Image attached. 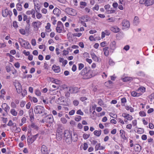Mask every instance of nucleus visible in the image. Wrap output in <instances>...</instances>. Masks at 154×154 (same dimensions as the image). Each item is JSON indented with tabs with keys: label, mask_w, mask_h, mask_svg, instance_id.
<instances>
[{
	"label": "nucleus",
	"mask_w": 154,
	"mask_h": 154,
	"mask_svg": "<svg viewBox=\"0 0 154 154\" xmlns=\"http://www.w3.org/2000/svg\"><path fill=\"white\" fill-rule=\"evenodd\" d=\"M11 113L13 116H16L17 115V112L14 109H11L10 110Z\"/></svg>",
	"instance_id": "obj_31"
},
{
	"label": "nucleus",
	"mask_w": 154,
	"mask_h": 154,
	"mask_svg": "<svg viewBox=\"0 0 154 154\" xmlns=\"http://www.w3.org/2000/svg\"><path fill=\"white\" fill-rule=\"evenodd\" d=\"M81 118L82 117L80 116H77L75 117V121L79 122L81 119Z\"/></svg>",
	"instance_id": "obj_56"
},
{
	"label": "nucleus",
	"mask_w": 154,
	"mask_h": 154,
	"mask_svg": "<svg viewBox=\"0 0 154 154\" xmlns=\"http://www.w3.org/2000/svg\"><path fill=\"white\" fill-rule=\"evenodd\" d=\"M7 54L9 56L10 58V60L9 61L10 62H12L14 61V57L9 54Z\"/></svg>",
	"instance_id": "obj_51"
},
{
	"label": "nucleus",
	"mask_w": 154,
	"mask_h": 154,
	"mask_svg": "<svg viewBox=\"0 0 154 154\" xmlns=\"http://www.w3.org/2000/svg\"><path fill=\"white\" fill-rule=\"evenodd\" d=\"M71 4L74 5L75 6L78 5V2L77 0H70Z\"/></svg>",
	"instance_id": "obj_36"
},
{
	"label": "nucleus",
	"mask_w": 154,
	"mask_h": 154,
	"mask_svg": "<svg viewBox=\"0 0 154 154\" xmlns=\"http://www.w3.org/2000/svg\"><path fill=\"white\" fill-rule=\"evenodd\" d=\"M38 134L33 135L32 137L29 136L27 138V143L29 145L32 144L36 140L38 136Z\"/></svg>",
	"instance_id": "obj_5"
},
{
	"label": "nucleus",
	"mask_w": 154,
	"mask_h": 154,
	"mask_svg": "<svg viewBox=\"0 0 154 154\" xmlns=\"http://www.w3.org/2000/svg\"><path fill=\"white\" fill-rule=\"evenodd\" d=\"M35 94L38 96H40L41 94V92L39 90H36L35 91Z\"/></svg>",
	"instance_id": "obj_58"
},
{
	"label": "nucleus",
	"mask_w": 154,
	"mask_h": 154,
	"mask_svg": "<svg viewBox=\"0 0 154 154\" xmlns=\"http://www.w3.org/2000/svg\"><path fill=\"white\" fill-rule=\"evenodd\" d=\"M132 123L133 126H135L137 124V120L136 119L133 120L132 122Z\"/></svg>",
	"instance_id": "obj_62"
},
{
	"label": "nucleus",
	"mask_w": 154,
	"mask_h": 154,
	"mask_svg": "<svg viewBox=\"0 0 154 154\" xmlns=\"http://www.w3.org/2000/svg\"><path fill=\"white\" fill-rule=\"evenodd\" d=\"M11 106L12 108L14 109L16 107L17 105L14 102H12L11 104Z\"/></svg>",
	"instance_id": "obj_53"
},
{
	"label": "nucleus",
	"mask_w": 154,
	"mask_h": 154,
	"mask_svg": "<svg viewBox=\"0 0 154 154\" xmlns=\"http://www.w3.org/2000/svg\"><path fill=\"white\" fill-rule=\"evenodd\" d=\"M122 29H126L128 28L130 26V24L129 21L124 20L122 22Z\"/></svg>",
	"instance_id": "obj_7"
},
{
	"label": "nucleus",
	"mask_w": 154,
	"mask_h": 154,
	"mask_svg": "<svg viewBox=\"0 0 154 154\" xmlns=\"http://www.w3.org/2000/svg\"><path fill=\"white\" fill-rule=\"evenodd\" d=\"M140 115L142 117L145 116H146V113L144 111H140L139 112Z\"/></svg>",
	"instance_id": "obj_50"
},
{
	"label": "nucleus",
	"mask_w": 154,
	"mask_h": 154,
	"mask_svg": "<svg viewBox=\"0 0 154 154\" xmlns=\"http://www.w3.org/2000/svg\"><path fill=\"white\" fill-rule=\"evenodd\" d=\"M115 18L113 17H111L107 20L108 22H113L115 21Z\"/></svg>",
	"instance_id": "obj_54"
},
{
	"label": "nucleus",
	"mask_w": 154,
	"mask_h": 154,
	"mask_svg": "<svg viewBox=\"0 0 154 154\" xmlns=\"http://www.w3.org/2000/svg\"><path fill=\"white\" fill-rule=\"evenodd\" d=\"M53 13L54 15L58 17L61 14V11L58 8H55L53 11Z\"/></svg>",
	"instance_id": "obj_16"
},
{
	"label": "nucleus",
	"mask_w": 154,
	"mask_h": 154,
	"mask_svg": "<svg viewBox=\"0 0 154 154\" xmlns=\"http://www.w3.org/2000/svg\"><path fill=\"white\" fill-rule=\"evenodd\" d=\"M13 25L15 28H17L18 27L17 22L16 21H15L13 22Z\"/></svg>",
	"instance_id": "obj_64"
},
{
	"label": "nucleus",
	"mask_w": 154,
	"mask_h": 154,
	"mask_svg": "<svg viewBox=\"0 0 154 154\" xmlns=\"http://www.w3.org/2000/svg\"><path fill=\"white\" fill-rule=\"evenodd\" d=\"M76 113L77 114L80 115L82 116L84 115L83 112L81 111V109L78 110L76 112Z\"/></svg>",
	"instance_id": "obj_60"
},
{
	"label": "nucleus",
	"mask_w": 154,
	"mask_h": 154,
	"mask_svg": "<svg viewBox=\"0 0 154 154\" xmlns=\"http://www.w3.org/2000/svg\"><path fill=\"white\" fill-rule=\"evenodd\" d=\"M51 81L52 82L54 83L57 85H60L61 84V82L60 81L57 79H55L53 78H52Z\"/></svg>",
	"instance_id": "obj_29"
},
{
	"label": "nucleus",
	"mask_w": 154,
	"mask_h": 154,
	"mask_svg": "<svg viewBox=\"0 0 154 154\" xmlns=\"http://www.w3.org/2000/svg\"><path fill=\"white\" fill-rule=\"evenodd\" d=\"M17 9L19 11H21L22 10V5L20 3H18L16 5Z\"/></svg>",
	"instance_id": "obj_40"
},
{
	"label": "nucleus",
	"mask_w": 154,
	"mask_h": 154,
	"mask_svg": "<svg viewBox=\"0 0 154 154\" xmlns=\"http://www.w3.org/2000/svg\"><path fill=\"white\" fill-rule=\"evenodd\" d=\"M16 89L17 92L18 93L20 94L22 92V88L21 86H20L19 87L16 88Z\"/></svg>",
	"instance_id": "obj_44"
},
{
	"label": "nucleus",
	"mask_w": 154,
	"mask_h": 154,
	"mask_svg": "<svg viewBox=\"0 0 154 154\" xmlns=\"http://www.w3.org/2000/svg\"><path fill=\"white\" fill-rule=\"evenodd\" d=\"M41 25V23L39 21H34L32 23V26L34 27L35 29L37 30L39 27Z\"/></svg>",
	"instance_id": "obj_12"
},
{
	"label": "nucleus",
	"mask_w": 154,
	"mask_h": 154,
	"mask_svg": "<svg viewBox=\"0 0 154 154\" xmlns=\"http://www.w3.org/2000/svg\"><path fill=\"white\" fill-rule=\"evenodd\" d=\"M116 48V42L115 41L111 42L109 45L110 49L113 51H114Z\"/></svg>",
	"instance_id": "obj_10"
},
{
	"label": "nucleus",
	"mask_w": 154,
	"mask_h": 154,
	"mask_svg": "<svg viewBox=\"0 0 154 154\" xmlns=\"http://www.w3.org/2000/svg\"><path fill=\"white\" fill-rule=\"evenodd\" d=\"M101 133V130L99 131L96 130L94 132V134L97 137L100 136Z\"/></svg>",
	"instance_id": "obj_33"
},
{
	"label": "nucleus",
	"mask_w": 154,
	"mask_h": 154,
	"mask_svg": "<svg viewBox=\"0 0 154 154\" xmlns=\"http://www.w3.org/2000/svg\"><path fill=\"white\" fill-rule=\"evenodd\" d=\"M64 29V26L63 24L60 21H58L57 24L56 30L57 32L60 33Z\"/></svg>",
	"instance_id": "obj_4"
},
{
	"label": "nucleus",
	"mask_w": 154,
	"mask_h": 154,
	"mask_svg": "<svg viewBox=\"0 0 154 154\" xmlns=\"http://www.w3.org/2000/svg\"><path fill=\"white\" fill-rule=\"evenodd\" d=\"M85 11L88 13H89L90 14H92V13L91 11V9L88 7H86L84 9Z\"/></svg>",
	"instance_id": "obj_43"
},
{
	"label": "nucleus",
	"mask_w": 154,
	"mask_h": 154,
	"mask_svg": "<svg viewBox=\"0 0 154 154\" xmlns=\"http://www.w3.org/2000/svg\"><path fill=\"white\" fill-rule=\"evenodd\" d=\"M42 17V14L38 12H37L36 14V17L38 19L41 18Z\"/></svg>",
	"instance_id": "obj_52"
},
{
	"label": "nucleus",
	"mask_w": 154,
	"mask_h": 154,
	"mask_svg": "<svg viewBox=\"0 0 154 154\" xmlns=\"http://www.w3.org/2000/svg\"><path fill=\"white\" fill-rule=\"evenodd\" d=\"M82 78L84 79H89L93 76V72L91 70H88L87 67L84 68L80 73Z\"/></svg>",
	"instance_id": "obj_1"
},
{
	"label": "nucleus",
	"mask_w": 154,
	"mask_h": 154,
	"mask_svg": "<svg viewBox=\"0 0 154 154\" xmlns=\"http://www.w3.org/2000/svg\"><path fill=\"white\" fill-rule=\"evenodd\" d=\"M34 111L35 114H41L45 111V109L44 107L40 106H37L34 109Z\"/></svg>",
	"instance_id": "obj_3"
},
{
	"label": "nucleus",
	"mask_w": 154,
	"mask_h": 154,
	"mask_svg": "<svg viewBox=\"0 0 154 154\" xmlns=\"http://www.w3.org/2000/svg\"><path fill=\"white\" fill-rule=\"evenodd\" d=\"M154 3V0H145V5L146 6H149L152 5Z\"/></svg>",
	"instance_id": "obj_18"
},
{
	"label": "nucleus",
	"mask_w": 154,
	"mask_h": 154,
	"mask_svg": "<svg viewBox=\"0 0 154 154\" xmlns=\"http://www.w3.org/2000/svg\"><path fill=\"white\" fill-rule=\"evenodd\" d=\"M27 91L26 90L24 89L23 92L22 91V95L23 97H24L27 94Z\"/></svg>",
	"instance_id": "obj_61"
},
{
	"label": "nucleus",
	"mask_w": 154,
	"mask_h": 154,
	"mask_svg": "<svg viewBox=\"0 0 154 154\" xmlns=\"http://www.w3.org/2000/svg\"><path fill=\"white\" fill-rule=\"evenodd\" d=\"M78 69L79 70H80L84 68V64L80 63L78 64Z\"/></svg>",
	"instance_id": "obj_45"
},
{
	"label": "nucleus",
	"mask_w": 154,
	"mask_h": 154,
	"mask_svg": "<svg viewBox=\"0 0 154 154\" xmlns=\"http://www.w3.org/2000/svg\"><path fill=\"white\" fill-rule=\"evenodd\" d=\"M88 16L87 15L83 16L79 18V21L81 23H83L87 22L88 21L87 18Z\"/></svg>",
	"instance_id": "obj_19"
},
{
	"label": "nucleus",
	"mask_w": 154,
	"mask_h": 154,
	"mask_svg": "<svg viewBox=\"0 0 154 154\" xmlns=\"http://www.w3.org/2000/svg\"><path fill=\"white\" fill-rule=\"evenodd\" d=\"M26 41L24 40L22 38H19V42L22 46L24 44V43H26Z\"/></svg>",
	"instance_id": "obj_37"
},
{
	"label": "nucleus",
	"mask_w": 154,
	"mask_h": 154,
	"mask_svg": "<svg viewBox=\"0 0 154 154\" xmlns=\"http://www.w3.org/2000/svg\"><path fill=\"white\" fill-rule=\"evenodd\" d=\"M30 117V120L31 122H33L34 119V114L33 112H30L29 113Z\"/></svg>",
	"instance_id": "obj_38"
},
{
	"label": "nucleus",
	"mask_w": 154,
	"mask_h": 154,
	"mask_svg": "<svg viewBox=\"0 0 154 154\" xmlns=\"http://www.w3.org/2000/svg\"><path fill=\"white\" fill-rule=\"evenodd\" d=\"M58 100L60 101L59 103L63 105H66L67 103L64 101V97L61 96L58 98Z\"/></svg>",
	"instance_id": "obj_17"
},
{
	"label": "nucleus",
	"mask_w": 154,
	"mask_h": 154,
	"mask_svg": "<svg viewBox=\"0 0 154 154\" xmlns=\"http://www.w3.org/2000/svg\"><path fill=\"white\" fill-rule=\"evenodd\" d=\"M134 149L136 151L140 152V151L141 148L140 146L138 144H136L134 145Z\"/></svg>",
	"instance_id": "obj_24"
},
{
	"label": "nucleus",
	"mask_w": 154,
	"mask_h": 154,
	"mask_svg": "<svg viewBox=\"0 0 154 154\" xmlns=\"http://www.w3.org/2000/svg\"><path fill=\"white\" fill-rule=\"evenodd\" d=\"M51 24L49 23H48L46 26H45V28L47 30V31L49 32L51 31V29H50Z\"/></svg>",
	"instance_id": "obj_34"
},
{
	"label": "nucleus",
	"mask_w": 154,
	"mask_h": 154,
	"mask_svg": "<svg viewBox=\"0 0 154 154\" xmlns=\"http://www.w3.org/2000/svg\"><path fill=\"white\" fill-rule=\"evenodd\" d=\"M98 103L99 105L101 106L103 105V102L101 99L98 100Z\"/></svg>",
	"instance_id": "obj_57"
},
{
	"label": "nucleus",
	"mask_w": 154,
	"mask_h": 154,
	"mask_svg": "<svg viewBox=\"0 0 154 154\" xmlns=\"http://www.w3.org/2000/svg\"><path fill=\"white\" fill-rule=\"evenodd\" d=\"M22 47L26 49H29L31 46L28 42L26 41V43H24V44L22 46Z\"/></svg>",
	"instance_id": "obj_27"
},
{
	"label": "nucleus",
	"mask_w": 154,
	"mask_h": 154,
	"mask_svg": "<svg viewBox=\"0 0 154 154\" xmlns=\"http://www.w3.org/2000/svg\"><path fill=\"white\" fill-rule=\"evenodd\" d=\"M121 79L124 82H127L132 81L133 78L130 77H125V78H122Z\"/></svg>",
	"instance_id": "obj_23"
},
{
	"label": "nucleus",
	"mask_w": 154,
	"mask_h": 154,
	"mask_svg": "<svg viewBox=\"0 0 154 154\" xmlns=\"http://www.w3.org/2000/svg\"><path fill=\"white\" fill-rule=\"evenodd\" d=\"M92 59L96 61H98L99 60L98 57L94 53H92L91 54Z\"/></svg>",
	"instance_id": "obj_30"
},
{
	"label": "nucleus",
	"mask_w": 154,
	"mask_h": 154,
	"mask_svg": "<svg viewBox=\"0 0 154 154\" xmlns=\"http://www.w3.org/2000/svg\"><path fill=\"white\" fill-rule=\"evenodd\" d=\"M144 130L141 128H139L137 131V133L138 134H142L143 133Z\"/></svg>",
	"instance_id": "obj_41"
},
{
	"label": "nucleus",
	"mask_w": 154,
	"mask_h": 154,
	"mask_svg": "<svg viewBox=\"0 0 154 154\" xmlns=\"http://www.w3.org/2000/svg\"><path fill=\"white\" fill-rule=\"evenodd\" d=\"M73 104L75 106H77L79 104V102L77 100H75L73 101Z\"/></svg>",
	"instance_id": "obj_59"
},
{
	"label": "nucleus",
	"mask_w": 154,
	"mask_h": 154,
	"mask_svg": "<svg viewBox=\"0 0 154 154\" xmlns=\"http://www.w3.org/2000/svg\"><path fill=\"white\" fill-rule=\"evenodd\" d=\"M10 13L12 14L11 11H8L7 9L3 11L2 12V15L4 17H7L8 15Z\"/></svg>",
	"instance_id": "obj_21"
},
{
	"label": "nucleus",
	"mask_w": 154,
	"mask_h": 154,
	"mask_svg": "<svg viewBox=\"0 0 154 154\" xmlns=\"http://www.w3.org/2000/svg\"><path fill=\"white\" fill-rule=\"evenodd\" d=\"M108 49L109 47H106L103 49V50L104 52V54L106 56H108L109 54Z\"/></svg>",
	"instance_id": "obj_26"
},
{
	"label": "nucleus",
	"mask_w": 154,
	"mask_h": 154,
	"mask_svg": "<svg viewBox=\"0 0 154 154\" xmlns=\"http://www.w3.org/2000/svg\"><path fill=\"white\" fill-rule=\"evenodd\" d=\"M67 90L71 93H76L78 92V88L76 87H70L67 88Z\"/></svg>",
	"instance_id": "obj_8"
},
{
	"label": "nucleus",
	"mask_w": 154,
	"mask_h": 154,
	"mask_svg": "<svg viewBox=\"0 0 154 154\" xmlns=\"http://www.w3.org/2000/svg\"><path fill=\"white\" fill-rule=\"evenodd\" d=\"M138 91L143 93L145 91V88L144 87H140L138 88Z\"/></svg>",
	"instance_id": "obj_55"
},
{
	"label": "nucleus",
	"mask_w": 154,
	"mask_h": 154,
	"mask_svg": "<svg viewBox=\"0 0 154 154\" xmlns=\"http://www.w3.org/2000/svg\"><path fill=\"white\" fill-rule=\"evenodd\" d=\"M71 136L72 134L69 130H65L64 138L66 142L68 144H70L71 143Z\"/></svg>",
	"instance_id": "obj_2"
},
{
	"label": "nucleus",
	"mask_w": 154,
	"mask_h": 154,
	"mask_svg": "<svg viewBox=\"0 0 154 154\" xmlns=\"http://www.w3.org/2000/svg\"><path fill=\"white\" fill-rule=\"evenodd\" d=\"M117 120L118 122H120L122 124L124 125L125 124V123L124 121L122 119L120 118H118L117 119Z\"/></svg>",
	"instance_id": "obj_63"
},
{
	"label": "nucleus",
	"mask_w": 154,
	"mask_h": 154,
	"mask_svg": "<svg viewBox=\"0 0 154 154\" xmlns=\"http://www.w3.org/2000/svg\"><path fill=\"white\" fill-rule=\"evenodd\" d=\"M125 109L127 110H129L130 112H134V108L132 107H131L129 106H126Z\"/></svg>",
	"instance_id": "obj_39"
},
{
	"label": "nucleus",
	"mask_w": 154,
	"mask_h": 154,
	"mask_svg": "<svg viewBox=\"0 0 154 154\" xmlns=\"http://www.w3.org/2000/svg\"><path fill=\"white\" fill-rule=\"evenodd\" d=\"M41 151L42 154H49L47 147L44 145H42V146Z\"/></svg>",
	"instance_id": "obj_11"
},
{
	"label": "nucleus",
	"mask_w": 154,
	"mask_h": 154,
	"mask_svg": "<svg viewBox=\"0 0 154 154\" xmlns=\"http://www.w3.org/2000/svg\"><path fill=\"white\" fill-rule=\"evenodd\" d=\"M60 121L63 124H66L67 122L66 119L64 118H61L60 119Z\"/></svg>",
	"instance_id": "obj_47"
},
{
	"label": "nucleus",
	"mask_w": 154,
	"mask_h": 154,
	"mask_svg": "<svg viewBox=\"0 0 154 154\" xmlns=\"http://www.w3.org/2000/svg\"><path fill=\"white\" fill-rule=\"evenodd\" d=\"M29 127L31 128L36 130H38V127L37 125L33 123H31V124L30 125Z\"/></svg>",
	"instance_id": "obj_28"
},
{
	"label": "nucleus",
	"mask_w": 154,
	"mask_h": 154,
	"mask_svg": "<svg viewBox=\"0 0 154 154\" xmlns=\"http://www.w3.org/2000/svg\"><path fill=\"white\" fill-rule=\"evenodd\" d=\"M122 116L128 121H131L133 119L131 115L126 113H122Z\"/></svg>",
	"instance_id": "obj_9"
},
{
	"label": "nucleus",
	"mask_w": 154,
	"mask_h": 154,
	"mask_svg": "<svg viewBox=\"0 0 154 154\" xmlns=\"http://www.w3.org/2000/svg\"><path fill=\"white\" fill-rule=\"evenodd\" d=\"M89 136H90L89 134H84L83 135V138L84 139H85V140L87 139L88 138H89Z\"/></svg>",
	"instance_id": "obj_49"
},
{
	"label": "nucleus",
	"mask_w": 154,
	"mask_h": 154,
	"mask_svg": "<svg viewBox=\"0 0 154 154\" xmlns=\"http://www.w3.org/2000/svg\"><path fill=\"white\" fill-rule=\"evenodd\" d=\"M52 70L56 73H59L60 71V67L55 65H53L52 67Z\"/></svg>",
	"instance_id": "obj_13"
},
{
	"label": "nucleus",
	"mask_w": 154,
	"mask_h": 154,
	"mask_svg": "<svg viewBox=\"0 0 154 154\" xmlns=\"http://www.w3.org/2000/svg\"><path fill=\"white\" fill-rule=\"evenodd\" d=\"M139 22V21L138 17L137 16H135L133 21L134 24L137 25L138 24Z\"/></svg>",
	"instance_id": "obj_32"
},
{
	"label": "nucleus",
	"mask_w": 154,
	"mask_h": 154,
	"mask_svg": "<svg viewBox=\"0 0 154 154\" xmlns=\"http://www.w3.org/2000/svg\"><path fill=\"white\" fill-rule=\"evenodd\" d=\"M20 33L22 35H25L26 33L29 34V29H26V30L23 29L21 28L19 29Z\"/></svg>",
	"instance_id": "obj_14"
},
{
	"label": "nucleus",
	"mask_w": 154,
	"mask_h": 154,
	"mask_svg": "<svg viewBox=\"0 0 154 154\" xmlns=\"http://www.w3.org/2000/svg\"><path fill=\"white\" fill-rule=\"evenodd\" d=\"M110 30L114 33H117L120 31V29L116 26H112L110 28Z\"/></svg>",
	"instance_id": "obj_15"
},
{
	"label": "nucleus",
	"mask_w": 154,
	"mask_h": 154,
	"mask_svg": "<svg viewBox=\"0 0 154 154\" xmlns=\"http://www.w3.org/2000/svg\"><path fill=\"white\" fill-rule=\"evenodd\" d=\"M106 12L108 14H112L114 13L115 12V11L111 9L110 10H107Z\"/></svg>",
	"instance_id": "obj_48"
},
{
	"label": "nucleus",
	"mask_w": 154,
	"mask_h": 154,
	"mask_svg": "<svg viewBox=\"0 0 154 154\" xmlns=\"http://www.w3.org/2000/svg\"><path fill=\"white\" fill-rule=\"evenodd\" d=\"M131 95L132 96L135 97H139L142 94L140 93H137V92L134 91H132L131 92Z\"/></svg>",
	"instance_id": "obj_25"
},
{
	"label": "nucleus",
	"mask_w": 154,
	"mask_h": 154,
	"mask_svg": "<svg viewBox=\"0 0 154 154\" xmlns=\"http://www.w3.org/2000/svg\"><path fill=\"white\" fill-rule=\"evenodd\" d=\"M2 107L6 112L10 109V107L6 103H3L2 105Z\"/></svg>",
	"instance_id": "obj_22"
},
{
	"label": "nucleus",
	"mask_w": 154,
	"mask_h": 154,
	"mask_svg": "<svg viewBox=\"0 0 154 154\" xmlns=\"http://www.w3.org/2000/svg\"><path fill=\"white\" fill-rule=\"evenodd\" d=\"M71 140H72L73 142L77 141L78 139L77 134L76 133L74 132L73 135L71 136Z\"/></svg>",
	"instance_id": "obj_20"
},
{
	"label": "nucleus",
	"mask_w": 154,
	"mask_h": 154,
	"mask_svg": "<svg viewBox=\"0 0 154 154\" xmlns=\"http://www.w3.org/2000/svg\"><path fill=\"white\" fill-rule=\"evenodd\" d=\"M99 5L98 4H96L92 8V9L93 10H96V11H98L99 9Z\"/></svg>",
	"instance_id": "obj_46"
},
{
	"label": "nucleus",
	"mask_w": 154,
	"mask_h": 154,
	"mask_svg": "<svg viewBox=\"0 0 154 154\" xmlns=\"http://www.w3.org/2000/svg\"><path fill=\"white\" fill-rule=\"evenodd\" d=\"M45 122L48 123H52L54 121V118L52 115H48L45 118Z\"/></svg>",
	"instance_id": "obj_6"
},
{
	"label": "nucleus",
	"mask_w": 154,
	"mask_h": 154,
	"mask_svg": "<svg viewBox=\"0 0 154 154\" xmlns=\"http://www.w3.org/2000/svg\"><path fill=\"white\" fill-rule=\"evenodd\" d=\"M51 20L52 24L54 25H55L56 24L57 21L56 17L53 16H51Z\"/></svg>",
	"instance_id": "obj_35"
},
{
	"label": "nucleus",
	"mask_w": 154,
	"mask_h": 154,
	"mask_svg": "<svg viewBox=\"0 0 154 154\" xmlns=\"http://www.w3.org/2000/svg\"><path fill=\"white\" fill-rule=\"evenodd\" d=\"M8 125L9 126H11L12 125H13L14 127H16V124L15 123H13L12 121L11 120H10L9 121L8 123Z\"/></svg>",
	"instance_id": "obj_42"
}]
</instances>
